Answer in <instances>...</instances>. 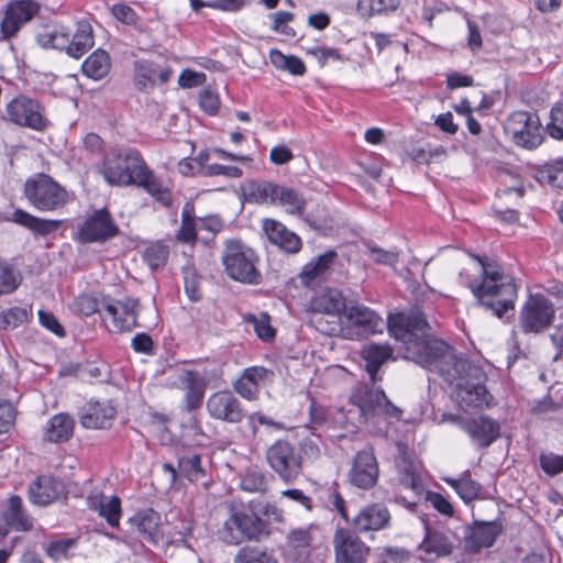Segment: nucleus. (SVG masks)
Returning a JSON list of instances; mask_svg holds the SVG:
<instances>
[{"label": "nucleus", "instance_id": "obj_1", "mask_svg": "<svg viewBox=\"0 0 563 563\" xmlns=\"http://www.w3.org/2000/svg\"><path fill=\"white\" fill-rule=\"evenodd\" d=\"M428 322L420 311L398 313L388 319V331L406 347L405 358L438 372L454 386L453 397L463 410L488 405L489 395L482 384V371L457 357L443 341L427 334Z\"/></svg>", "mask_w": 563, "mask_h": 563}, {"label": "nucleus", "instance_id": "obj_2", "mask_svg": "<svg viewBox=\"0 0 563 563\" xmlns=\"http://www.w3.org/2000/svg\"><path fill=\"white\" fill-rule=\"evenodd\" d=\"M481 266L482 279L479 283L470 280L471 289L479 305L501 318L507 311L514 310L518 297V286L510 275L498 265L486 263L475 256Z\"/></svg>", "mask_w": 563, "mask_h": 563}, {"label": "nucleus", "instance_id": "obj_3", "mask_svg": "<svg viewBox=\"0 0 563 563\" xmlns=\"http://www.w3.org/2000/svg\"><path fill=\"white\" fill-rule=\"evenodd\" d=\"M229 518L218 530V537L228 544H239L243 540H258L263 536H267V527L263 519L260 518L254 504L249 509L238 508L234 504H230Z\"/></svg>", "mask_w": 563, "mask_h": 563}, {"label": "nucleus", "instance_id": "obj_4", "mask_svg": "<svg viewBox=\"0 0 563 563\" xmlns=\"http://www.w3.org/2000/svg\"><path fill=\"white\" fill-rule=\"evenodd\" d=\"M145 162L134 148H114L103 157L100 172L110 185H133Z\"/></svg>", "mask_w": 563, "mask_h": 563}, {"label": "nucleus", "instance_id": "obj_5", "mask_svg": "<svg viewBox=\"0 0 563 563\" xmlns=\"http://www.w3.org/2000/svg\"><path fill=\"white\" fill-rule=\"evenodd\" d=\"M383 329V318L361 303L349 306L340 318V334L346 340L365 339L382 332Z\"/></svg>", "mask_w": 563, "mask_h": 563}, {"label": "nucleus", "instance_id": "obj_6", "mask_svg": "<svg viewBox=\"0 0 563 563\" xmlns=\"http://www.w3.org/2000/svg\"><path fill=\"white\" fill-rule=\"evenodd\" d=\"M27 201L40 211H54L63 208L67 200V191L52 177L37 174L24 184Z\"/></svg>", "mask_w": 563, "mask_h": 563}, {"label": "nucleus", "instance_id": "obj_7", "mask_svg": "<svg viewBox=\"0 0 563 563\" xmlns=\"http://www.w3.org/2000/svg\"><path fill=\"white\" fill-rule=\"evenodd\" d=\"M352 405L360 410V417L364 422L376 417L396 418L400 417V410L393 405L384 390L373 385H357L351 396Z\"/></svg>", "mask_w": 563, "mask_h": 563}, {"label": "nucleus", "instance_id": "obj_8", "mask_svg": "<svg viewBox=\"0 0 563 563\" xmlns=\"http://www.w3.org/2000/svg\"><path fill=\"white\" fill-rule=\"evenodd\" d=\"M256 256L252 249L240 241H227L222 263L227 274L235 280L256 284L260 274L255 267Z\"/></svg>", "mask_w": 563, "mask_h": 563}, {"label": "nucleus", "instance_id": "obj_9", "mask_svg": "<svg viewBox=\"0 0 563 563\" xmlns=\"http://www.w3.org/2000/svg\"><path fill=\"white\" fill-rule=\"evenodd\" d=\"M102 319L110 331L115 333L131 332L139 327L137 318L141 311L139 299H103L101 302Z\"/></svg>", "mask_w": 563, "mask_h": 563}, {"label": "nucleus", "instance_id": "obj_10", "mask_svg": "<svg viewBox=\"0 0 563 563\" xmlns=\"http://www.w3.org/2000/svg\"><path fill=\"white\" fill-rule=\"evenodd\" d=\"M266 460L271 468L285 482L291 483L302 471L299 452L288 441L278 440L266 451Z\"/></svg>", "mask_w": 563, "mask_h": 563}, {"label": "nucleus", "instance_id": "obj_11", "mask_svg": "<svg viewBox=\"0 0 563 563\" xmlns=\"http://www.w3.org/2000/svg\"><path fill=\"white\" fill-rule=\"evenodd\" d=\"M554 306L541 294L530 295L519 316V325L525 333H540L554 320Z\"/></svg>", "mask_w": 563, "mask_h": 563}, {"label": "nucleus", "instance_id": "obj_12", "mask_svg": "<svg viewBox=\"0 0 563 563\" xmlns=\"http://www.w3.org/2000/svg\"><path fill=\"white\" fill-rule=\"evenodd\" d=\"M443 421L452 422L466 432L472 443L478 448H488L500 435L498 421L488 416L465 419L456 415H444Z\"/></svg>", "mask_w": 563, "mask_h": 563}, {"label": "nucleus", "instance_id": "obj_13", "mask_svg": "<svg viewBox=\"0 0 563 563\" xmlns=\"http://www.w3.org/2000/svg\"><path fill=\"white\" fill-rule=\"evenodd\" d=\"M7 115L10 122L35 131H43L49 124L43 106L37 100L23 95L15 97L7 104Z\"/></svg>", "mask_w": 563, "mask_h": 563}, {"label": "nucleus", "instance_id": "obj_14", "mask_svg": "<svg viewBox=\"0 0 563 563\" xmlns=\"http://www.w3.org/2000/svg\"><path fill=\"white\" fill-rule=\"evenodd\" d=\"M506 130L516 144L526 148H536L542 143V130L536 114L516 111L506 121Z\"/></svg>", "mask_w": 563, "mask_h": 563}, {"label": "nucleus", "instance_id": "obj_15", "mask_svg": "<svg viewBox=\"0 0 563 563\" xmlns=\"http://www.w3.org/2000/svg\"><path fill=\"white\" fill-rule=\"evenodd\" d=\"M37 11V4L31 0L10 2L0 23V40H9L14 36L25 23L33 19Z\"/></svg>", "mask_w": 563, "mask_h": 563}, {"label": "nucleus", "instance_id": "obj_16", "mask_svg": "<svg viewBox=\"0 0 563 563\" xmlns=\"http://www.w3.org/2000/svg\"><path fill=\"white\" fill-rule=\"evenodd\" d=\"M209 416L228 423H239L244 418L240 400L229 390L212 393L206 402Z\"/></svg>", "mask_w": 563, "mask_h": 563}, {"label": "nucleus", "instance_id": "obj_17", "mask_svg": "<svg viewBox=\"0 0 563 563\" xmlns=\"http://www.w3.org/2000/svg\"><path fill=\"white\" fill-rule=\"evenodd\" d=\"M119 234V228L113 222L107 209H99L90 214L79 230L82 242H104Z\"/></svg>", "mask_w": 563, "mask_h": 563}, {"label": "nucleus", "instance_id": "obj_18", "mask_svg": "<svg viewBox=\"0 0 563 563\" xmlns=\"http://www.w3.org/2000/svg\"><path fill=\"white\" fill-rule=\"evenodd\" d=\"M378 473V463L373 449L365 448L353 459L349 478L352 485L361 489H368L376 484Z\"/></svg>", "mask_w": 563, "mask_h": 563}, {"label": "nucleus", "instance_id": "obj_19", "mask_svg": "<svg viewBox=\"0 0 563 563\" xmlns=\"http://www.w3.org/2000/svg\"><path fill=\"white\" fill-rule=\"evenodd\" d=\"M336 563H364L369 549L346 529H338L333 537Z\"/></svg>", "mask_w": 563, "mask_h": 563}, {"label": "nucleus", "instance_id": "obj_20", "mask_svg": "<svg viewBox=\"0 0 563 563\" xmlns=\"http://www.w3.org/2000/svg\"><path fill=\"white\" fill-rule=\"evenodd\" d=\"M272 377L273 373L263 366L247 367L233 383V388L241 397L254 400L257 398L261 386L272 380Z\"/></svg>", "mask_w": 563, "mask_h": 563}, {"label": "nucleus", "instance_id": "obj_21", "mask_svg": "<svg viewBox=\"0 0 563 563\" xmlns=\"http://www.w3.org/2000/svg\"><path fill=\"white\" fill-rule=\"evenodd\" d=\"M390 514L382 504L367 505L353 518L352 523L358 532L377 531L388 527Z\"/></svg>", "mask_w": 563, "mask_h": 563}, {"label": "nucleus", "instance_id": "obj_22", "mask_svg": "<svg viewBox=\"0 0 563 563\" xmlns=\"http://www.w3.org/2000/svg\"><path fill=\"white\" fill-rule=\"evenodd\" d=\"M64 485L52 476H38L29 486V498L31 503L45 506L56 500L63 493Z\"/></svg>", "mask_w": 563, "mask_h": 563}, {"label": "nucleus", "instance_id": "obj_23", "mask_svg": "<svg viewBox=\"0 0 563 563\" xmlns=\"http://www.w3.org/2000/svg\"><path fill=\"white\" fill-rule=\"evenodd\" d=\"M263 230L272 243L287 253H297L301 249L300 238L276 220H264Z\"/></svg>", "mask_w": 563, "mask_h": 563}, {"label": "nucleus", "instance_id": "obj_24", "mask_svg": "<svg viewBox=\"0 0 563 563\" xmlns=\"http://www.w3.org/2000/svg\"><path fill=\"white\" fill-rule=\"evenodd\" d=\"M178 382L185 391V404L188 411L199 408L206 390V382L202 376L194 371H183L178 376Z\"/></svg>", "mask_w": 563, "mask_h": 563}, {"label": "nucleus", "instance_id": "obj_25", "mask_svg": "<svg viewBox=\"0 0 563 563\" xmlns=\"http://www.w3.org/2000/svg\"><path fill=\"white\" fill-rule=\"evenodd\" d=\"M0 517L11 528L26 531L32 528V519L25 514L21 497L11 496L0 504Z\"/></svg>", "mask_w": 563, "mask_h": 563}, {"label": "nucleus", "instance_id": "obj_26", "mask_svg": "<svg viewBox=\"0 0 563 563\" xmlns=\"http://www.w3.org/2000/svg\"><path fill=\"white\" fill-rule=\"evenodd\" d=\"M88 507L103 517L111 527H118L121 517V503L115 496L107 497L93 492L87 497Z\"/></svg>", "mask_w": 563, "mask_h": 563}, {"label": "nucleus", "instance_id": "obj_27", "mask_svg": "<svg viewBox=\"0 0 563 563\" xmlns=\"http://www.w3.org/2000/svg\"><path fill=\"white\" fill-rule=\"evenodd\" d=\"M310 307L314 312L327 314H340L347 308L343 295L335 288H328L316 294L311 299Z\"/></svg>", "mask_w": 563, "mask_h": 563}, {"label": "nucleus", "instance_id": "obj_28", "mask_svg": "<svg viewBox=\"0 0 563 563\" xmlns=\"http://www.w3.org/2000/svg\"><path fill=\"white\" fill-rule=\"evenodd\" d=\"M95 44L91 24L86 21H79L76 25V32L71 38L68 37V45L65 47L67 55L74 58L81 57Z\"/></svg>", "mask_w": 563, "mask_h": 563}, {"label": "nucleus", "instance_id": "obj_29", "mask_svg": "<svg viewBox=\"0 0 563 563\" xmlns=\"http://www.w3.org/2000/svg\"><path fill=\"white\" fill-rule=\"evenodd\" d=\"M501 532V526L497 522H478L466 539L467 547L473 551L492 547Z\"/></svg>", "mask_w": 563, "mask_h": 563}, {"label": "nucleus", "instance_id": "obj_30", "mask_svg": "<svg viewBox=\"0 0 563 563\" xmlns=\"http://www.w3.org/2000/svg\"><path fill=\"white\" fill-rule=\"evenodd\" d=\"M75 421L67 413L53 416L45 426L44 439L53 442L68 441L74 433Z\"/></svg>", "mask_w": 563, "mask_h": 563}, {"label": "nucleus", "instance_id": "obj_31", "mask_svg": "<svg viewBox=\"0 0 563 563\" xmlns=\"http://www.w3.org/2000/svg\"><path fill=\"white\" fill-rule=\"evenodd\" d=\"M115 409L108 404L90 405L81 416V424L87 429H104L111 426Z\"/></svg>", "mask_w": 563, "mask_h": 563}, {"label": "nucleus", "instance_id": "obj_32", "mask_svg": "<svg viewBox=\"0 0 563 563\" xmlns=\"http://www.w3.org/2000/svg\"><path fill=\"white\" fill-rule=\"evenodd\" d=\"M133 185L143 187L151 196L162 205L168 207L172 203V195L166 186L144 164Z\"/></svg>", "mask_w": 563, "mask_h": 563}, {"label": "nucleus", "instance_id": "obj_33", "mask_svg": "<svg viewBox=\"0 0 563 563\" xmlns=\"http://www.w3.org/2000/svg\"><path fill=\"white\" fill-rule=\"evenodd\" d=\"M419 549L423 551L427 559L430 560L432 558L450 554L452 551V543L444 533L426 527V536L420 543Z\"/></svg>", "mask_w": 563, "mask_h": 563}, {"label": "nucleus", "instance_id": "obj_34", "mask_svg": "<svg viewBox=\"0 0 563 563\" xmlns=\"http://www.w3.org/2000/svg\"><path fill=\"white\" fill-rule=\"evenodd\" d=\"M10 219L38 235H47L56 231L59 225L57 220L41 219L22 209L14 210Z\"/></svg>", "mask_w": 563, "mask_h": 563}, {"label": "nucleus", "instance_id": "obj_35", "mask_svg": "<svg viewBox=\"0 0 563 563\" xmlns=\"http://www.w3.org/2000/svg\"><path fill=\"white\" fill-rule=\"evenodd\" d=\"M69 31L64 25H45L36 34V42L43 48L65 49L68 45Z\"/></svg>", "mask_w": 563, "mask_h": 563}, {"label": "nucleus", "instance_id": "obj_36", "mask_svg": "<svg viewBox=\"0 0 563 563\" xmlns=\"http://www.w3.org/2000/svg\"><path fill=\"white\" fill-rule=\"evenodd\" d=\"M362 355L366 362V371L371 377L372 383H375L378 369L384 362L391 355V349L388 345L369 344L362 351Z\"/></svg>", "mask_w": 563, "mask_h": 563}, {"label": "nucleus", "instance_id": "obj_37", "mask_svg": "<svg viewBox=\"0 0 563 563\" xmlns=\"http://www.w3.org/2000/svg\"><path fill=\"white\" fill-rule=\"evenodd\" d=\"M111 60L109 54L103 49H97L82 63L84 75L93 80H100L109 73Z\"/></svg>", "mask_w": 563, "mask_h": 563}, {"label": "nucleus", "instance_id": "obj_38", "mask_svg": "<svg viewBox=\"0 0 563 563\" xmlns=\"http://www.w3.org/2000/svg\"><path fill=\"white\" fill-rule=\"evenodd\" d=\"M442 479L449 484L466 504L475 500L482 490V485L474 481L468 473H463L459 478L443 477Z\"/></svg>", "mask_w": 563, "mask_h": 563}, {"label": "nucleus", "instance_id": "obj_39", "mask_svg": "<svg viewBox=\"0 0 563 563\" xmlns=\"http://www.w3.org/2000/svg\"><path fill=\"white\" fill-rule=\"evenodd\" d=\"M336 253L334 251H328L324 254L319 255L316 260L305 265L300 276L305 284H309L312 280L322 277L334 263Z\"/></svg>", "mask_w": 563, "mask_h": 563}, {"label": "nucleus", "instance_id": "obj_40", "mask_svg": "<svg viewBox=\"0 0 563 563\" xmlns=\"http://www.w3.org/2000/svg\"><path fill=\"white\" fill-rule=\"evenodd\" d=\"M157 63L141 59L134 63V85L139 90L150 91L156 85Z\"/></svg>", "mask_w": 563, "mask_h": 563}, {"label": "nucleus", "instance_id": "obj_41", "mask_svg": "<svg viewBox=\"0 0 563 563\" xmlns=\"http://www.w3.org/2000/svg\"><path fill=\"white\" fill-rule=\"evenodd\" d=\"M276 203L285 209V211L292 216H301L306 209V199L296 189L280 186Z\"/></svg>", "mask_w": 563, "mask_h": 563}, {"label": "nucleus", "instance_id": "obj_42", "mask_svg": "<svg viewBox=\"0 0 563 563\" xmlns=\"http://www.w3.org/2000/svg\"><path fill=\"white\" fill-rule=\"evenodd\" d=\"M280 185L271 181H252L247 186L249 200L256 203H276Z\"/></svg>", "mask_w": 563, "mask_h": 563}, {"label": "nucleus", "instance_id": "obj_43", "mask_svg": "<svg viewBox=\"0 0 563 563\" xmlns=\"http://www.w3.org/2000/svg\"><path fill=\"white\" fill-rule=\"evenodd\" d=\"M134 522L139 532L145 539L154 541L158 536L159 515L156 511L150 509L140 512L134 517Z\"/></svg>", "mask_w": 563, "mask_h": 563}, {"label": "nucleus", "instance_id": "obj_44", "mask_svg": "<svg viewBox=\"0 0 563 563\" xmlns=\"http://www.w3.org/2000/svg\"><path fill=\"white\" fill-rule=\"evenodd\" d=\"M269 58L275 67L287 70L291 75L302 76L306 73L305 63L296 56H287L277 49H272Z\"/></svg>", "mask_w": 563, "mask_h": 563}, {"label": "nucleus", "instance_id": "obj_45", "mask_svg": "<svg viewBox=\"0 0 563 563\" xmlns=\"http://www.w3.org/2000/svg\"><path fill=\"white\" fill-rule=\"evenodd\" d=\"M21 280V274L12 265L0 260V295L13 292Z\"/></svg>", "mask_w": 563, "mask_h": 563}, {"label": "nucleus", "instance_id": "obj_46", "mask_svg": "<svg viewBox=\"0 0 563 563\" xmlns=\"http://www.w3.org/2000/svg\"><path fill=\"white\" fill-rule=\"evenodd\" d=\"M178 466L180 473L190 482H198L205 476V468L198 454L180 457Z\"/></svg>", "mask_w": 563, "mask_h": 563}, {"label": "nucleus", "instance_id": "obj_47", "mask_svg": "<svg viewBox=\"0 0 563 563\" xmlns=\"http://www.w3.org/2000/svg\"><path fill=\"white\" fill-rule=\"evenodd\" d=\"M169 255L168 247L162 242L148 245L144 252V260L151 268H158L165 265Z\"/></svg>", "mask_w": 563, "mask_h": 563}, {"label": "nucleus", "instance_id": "obj_48", "mask_svg": "<svg viewBox=\"0 0 563 563\" xmlns=\"http://www.w3.org/2000/svg\"><path fill=\"white\" fill-rule=\"evenodd\" d=\"M246 321L251 323L257 336L264 341H268L275 336V330L269 323V317L266 313L261 316H249Z\"/></svg>", "mask_w": 563, "mask_h": 563}, {"label": "nucleus", "instance_id": "obj_49", "mask_svg": "<svg viewBox=\"0 0 563 563\" xmlns=\"http://www.w3.org/2000/svg\"><path fill=\"white\" fill-rule=\"evenodd\" d=\"M547 130L551 137L563 140V102H558L552 108Z\"/></svg>", "mask_w": 563, "mask_h": 563}, {"label": "nucleus", "instance_id": "obj_50", "mask_svg": "<svg viewBox=\"0 0 563 563\" xmlns=\"http://www.w3.org/2000/svg\"><path fill=\"white\" fill-rule=\"evenodd\" d=\"M27 319V311L21 307H12L0 312V322L3 328H16Z\"/></svg>", "mask_w": 563, "mask_h": 563}, {"label": "nucleus", "instance_id": "obj_51", "mask_svg": "<svg viewBox=\"0 0 563 563\" xmlns=\"http://www.w3.org/2000/svg\"><path fill=\"white\" fill-rule=\"evenodd\" d=\"M75 541L73 539L58 540L51 542L45 552L53 561L58 562L69 558V550L73 548Z\"/></svg>", "mask_w": 563, "mask_h": 563}, {"label": "nucleus", "instance_id": "obj_52", "mask_svg": "<svg viewBox=\"0 0 563 563\" xmlns=\"http://www.w3.org/2000/svg\"><path fill=\"white\" fill-rule=\"evenodd\" d=\"M540 467L549 476H555L563 472V455L542 453L539 457Z\"/></svg>", "mask_w": 563, "mask_h": 563}, {"label": "nucleus", "instance_id": "obj_53", "mask_svg": "<svg viewBox=\"0 0 563 563\" xmlns=\"http://www.w3.org/2000/svg\"><path fill=\"white\" fill-rule=\"evenodd\" d=\"M269 18L273 20V31L288 36L295 35L294 29L287 25V23L294 19V14L291 12L278 11L269 14Z\"/></svg>", "mask_w": 563, "mask_h": 563}, {"label": "nucleus", "instance_id": "obj_54", "mask_svg": "<svg viewBox=\"0 0 563 563\" xmlns=\"http://www.w3.org/2000/svg\"><path fill=\"white\" fill-rule=\"evenodd\" d=\"M16 418V410L13 405L9 401H0V434L9 432Z\"/></svg>", "mask_w": 563, "mask_h": 563}, {"label": "nucleus", "instance_id": "obj_55", "mask_svg": "<svg viewBox=\"0 0 563 563\" xmlns=\"http://www.w3.org/2000/svg\"><path fill=\"white\" fill-rule=\"evenodd\" d=\"M400 484L416 495H420L423 492L421 477L412 466L404 470L400 476Z\"/></svg>", "mask_w": 563, "mask_h": 563}, {"label": "nucleus", "instance_id": "obj_56", "mask_svg": "<svg viewBox=\"0 0 563 563\" xmlns=\"http://www.w3.org/2000/svg\"><path fill=\"white\" fill-rule=\"evenodd\" d=\"M235 563H277V561L266 552L250 549L241 552L236 556Z\"/></svg>", "mask_w": 563, "mask_h": 563}, {"label": "nucleus", "instance_id": "obj_57", "mask_svg": "<svg viewBox=\"0 0 563 563\" xmlns=\"http://www.w3.org/2000/svg\"><path fill=\"white\" fill-rule=\"evenodd\" d=\"M426 500L431 504V506L437 509L441 515L452 517L454 514V509L452 504L441 494L435 492H427Z\"/></svg>", "mask_w": 563, "mask_h": 563}, {"label": "nucleus", "instance_id": "obj_58", "mask_svg": "<svg viewBox=\"0 0 563 563\" xmlns=\"http://www.w3.org/2000/svg\"><path fill=\"white\" fill-rule=\"evenodd\" d=\"M266 486L265 477L257 472H249L241 481L242 489L251 493L264 492Z\"/></svg>", "mask_w": 563, "mask_h": 563}, {"label": "nucleus", "instance_id": "obj_59", "mask_svg": "<svg viewBox=\"0 0 563 563\" xmlns=\"http://www.w3.org/2000/svg\"><path fill=\"white\" fill-rule=\"evenodd\" d=\"M75 310L82 316H91L100 311L97 300L89 295H80L74 302Z\"/></svg>", "mask_w": 563, "mask_h": 563}, {"label": "nucleus", "instance_id": "obj_60", "mask_svg": "<svg viewBox=\"0 0 563 563\" xmlns=\"http://www.w3.org/2000/svg\"><path fill=\"white\" fill-rule=\"evenodd\" d=\"M368 253L372 260L377 264L394 266L398 262V254L393 251H386L377 246H369Z\"/></svg>", "mask_w": 563, "mask_h": 563}, {"label": "nucleus", "instance_id": "obj_61", "mask_svg": "<svg viewBox=\"0 0 563 563\" xmlns=\"http://www.w3.org/2000/svg\"><path fill=\"white\" fill-rule=\"evenodd\" d=\"M37 314L38 321L42 327H44L45 329L49 330L51 332L58 336H64V328L60 325V323L53 313L47 312L45 310H38Z\"/></svg>", "mask_w": 563, "mask_h": 563}, {"label": "nucleus", "instance_id": "obj_62", "mask_svg": "<svg viewBox=\"0 0 563 563\" xmlns=\"http://www.w3.org/2000/svg\"><path fill=\"white\" fill-rule=\"evenodd\" d=\"M199 103L203 111L209 114H214L220 106L219 97L211 90H202L199 95Z\"/></svg>", "mask_w": 563, "mask_h": 563}, {"label": "nucleus", "instance_id": "obj_63", "mask_svg": "<svg viewBox=\"0 0 563 563\" xmlns=\"http://www.w3.org/2000/svg\"><path fill=\"white\" fill-rule=\"evenodd\" d=\"M206 81L203 73H197L190 69H185L179 75L178 84L183 88H192L201 86Z\"/></svg>", "mask_w": 563, "mask_h": 563}, {"label": "nucleus", "instance_id": "obj_64", "mask_svg": "<svg viewBox=\"0 0 563 563\" xmlns=\"http://www.w3.org/2000/svg\"><path fill=\"white\" fill-rule=\"evenodd\" d=\"M551 341L556 349V353L553 356L554 371L563 374V331L558 330L551 335Z\"/></svg>", "mask_w": 563, "mask_h": 563}]
</instances>
